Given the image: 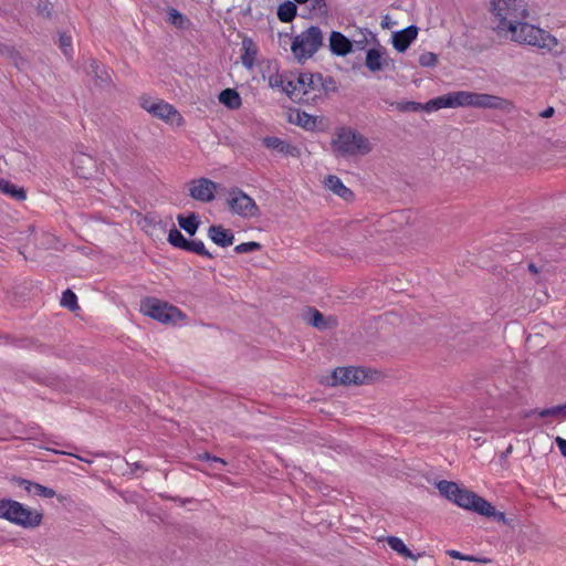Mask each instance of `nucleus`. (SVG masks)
I'll return each mask as SVG.
<instances>
[{"label":"nucleus","instance_id":"44","mask_svg":"<svg viewBox=\"0 0 566 566\" xmlns=\"http://www.w3.org/2000/svg\"><path fill=\"white\" fill-rule=\"evenodd\" d=\"M528 269H530V271H532V272H534V273H536V272H537V270H536V268H535V265H534V264H530V265H528Z\"/></svg>","mask_w":566,"mask_h":566},{"label":"nucleus","instance_id":"42","mask_svg":"<svg viewBox=\"0 0 566 566\" xmlns=\"http://www.w3.org/2000/svg\"><path fill=\"white\" fill-rule=\"evenodd\" d=\"M556 444L560 451V453L566 457V439H563L560 437L556 438Z\"/></svg>","mask_w":566,"mask_h":566},{"label":"nucleus","instance_id":"45","mask_svg":"<svg viewBox=\"0 0 566 566\" xmlns=\"http://www.w3.org/2000/svg\"><path fill=\"white\" fill-rule=\"evenodd\" d=\"M296 3L304 4L308 2L310 0H294Z\"/></svg>","mask_w":566,"mask_h":566},{"label":"nucleus","instance_id":"20","mask_svg":"<svg viewBox=\"0 0 566 566\" xmlns=\"http://www.w3.org/2000/svg\"><path fill=\"white\" fill-rule=\"evenodd\" d=\"M366 66L371 71H380L387 64V59H385L381 52L377 49H369L366 54Z\"/></svg>","mask_w":566,"mask_h":566},{"label":"nucleus","instance_id":"28","mask_svg":"<svg viewBox=\"0 0 566 566\" xmlns=\"http://www.w3.org/2000/svg\"><path fill=\"white\" fill-rule=\"evenodd\" d=\"M90 74H94L96 81L105 82L109 80V74L105 70L104 65L99 64L96 60H92L90 63Z\"/></svg>","mask_w":566,"mask_h":566},{"label":"nucleus","instance_id":"15","mask_svg":"<svg viewBox=\"0 0 566 566\" xmlns=\"http://www.w3.org/2000/svg\"><path fill=\"white\" fill-rule=\"evenodd\" d=\"M418 35V29L415 25L407 27L406 29L398 31L394 34L392 44L398 52H405L409 45L416 40Z\"/></svg>","mask_w":566,"mask_h":566},{"label":"nucleus","instance_id":"40","mask_svg":"<svg viewBox=\"0 0 566 566\" xmlns=\"http://www.w3.org/2000/svg\"><path fill=\"white\" fill-rule=\"evenodd\" d=\"M308 2H311V8L313 10H317V11H326V1L325 0H310Z\"/></svg>","mask_w":566,"mask_h":566},{"label":"nucleus","instance_id":"6","mask_svg":"<svg viewBox=\"0 0 566 566\" xmlns=\"http://www.w3.org/2000/svg\"><path fill=\"white\" fill-rule=\"evenodd\" d=\"M514 31H509L506 35L511 41L518 44H526L538 50L553 51L558 45L556 36L548 31L526 22L521 21Z\"/></svg>","mask_w":566,"mask_h":566},{"label":"nucleus","instance_id":"41","mask_svg":"<svg viewBox=\"0 0 566 566\" xmlns=\"http://www.w3.org/2000/svg\"><path fill=\"white\" fill-rule=\"evenodd\" d=\"M448 554H449L451 557L455 558V559H460V560H473V558H472V557L464 556V555H462V554H461L460 552H458V551H449V552H448Z\"/></svg>","mask_w":566,"mask_h":566},{"label":"nucleus","instance_id":"39","mask_svg":"<svg viewBox=\"0 0 566 566\" xmlns=\"http://www.w3.org/2000/svg\"><path fill=\"white\" fill-rule=\"evenodd\" d=\"M199 460H207V461H211V462H214V463H220L222 465H226L227 462L221 459V458H218V457H214V455H210L208 452H205L202 454H200L198 457Z\"/></svg>","mask_w":566,"mask_h":566},{"label":"nucleus","instance_id":"26","mask_svg":"<svg viewBox=\"0 0 566 566\" xmlns=\"http://www.w3.org/2000/svg\"><path fill=\"white\" fill-rule=\"evenodd\" d=\"M177 221H178L179 227L182 230H185L189 235H193L198 230L199 221H198L196 214H193V213L188 217H184V216L179 214L177 217Z\"/></svg>","mask_w":566,"mask_h":566},{"label":"nucleus","instance_id":"8","mask_svg":"<svg viewBox=\"0 0 566 566\" xmlns=\"http://www.w3.org/2000/svg\"><path fill=\"white\" fill-rule=\"evenodd\" d=\"M140 312L164 324H177L186 318V315L178 307L156 297L142 300Z\"/></svg>","mask_w":566,"mask_h":566},{"label":"nucleus","instance_id":"21","mask_svg":"<svg viewBox=\"0 0 566 566\" xmlns=\"http://www.w3.org/2000/svg\"><path fill=\"white\" fill-rule=\"evenodd\" d=\"M0 191L17 201H23L27 198V193L23 188L2 178L0 179Z\"/></svg>","mask_w":566,"mask_h":566},{"label":"nucleus","instance_id":"34","mask_svg":"<svg viewBox=\"0 0 566 566\" xmlns=\"http://www.w3.org/2000/svg\"><path fill=\"white\" fill-rule=\"evenodd\" d=\"M563 415L566 416V405L563 406H555L552 408L542 409L538 411V416L542 418L549 417V416H559Z\"/></svg>","mask_w":566,"mask_h":566},{"label":"nucleus","instance_id":"36","mask_svg":"<svg viewBox=\"0 0 566 566\" xmlns=\"http://www.w3.org/2000/svg\"><path fill=\"white\" fill-rule=\"evenodd\" d=\"M310 324L316 328H325L326 327V324H325V319H324V316L323 314L317 311V310H313L312 311V316L310 318Z\"/></svg>","mask_w":566,"mask_h":566},{"label":"nucleus","instance_id":"10","mask_svg":"<svg viewBox=\"0 0 566 566\" xmlns=\"http://www.w3.org/2000/svg\"><path fill=\"white\" fill-rule=\"evenodd\" d=\"M227 202L231 212L244 219H252L260 216V209L254 199L239 188L229 190Z\"/></svg>","mask_w":566,"mask_h":566},{"label":"nucleus","instance_id":"2","mask_svg":"<svg viewBox=\"0 0 566 566\" xmlns=\"http://www.w3.org/2000/svg\"><path fill=\"white\" fill-rule=\"evenodd\" d=\"M437 489L441 495L459 507L473 511L486 517L496 516L499 520H504V513H496L495 507L490 502L474 492L465 488H461L455 482L446 480L439 481L437 483Z\"/></svg>","mask_w":566,"mask_h":566},{"label":"nucleus","instance_id":"22","mask_svg":"<svg viewBox=\"0 0 566 566\" xmlns=\"http://www.w3.org/2000/svg\"><path fill=\"white\" fill-rule=\"evenodd\" d=\"M290 122H292L307 130H313L316 127V117L312 116L305 112H301V111L291 113Z\"/></svg>","mask_w":566,"mask_h":566},{"label":"nucleus","instance_id":"27","mask_svg":"<svg viewBox=\"0 0 566 566\" xmlns=\"http://www.w3.org/2000/svg\"><path fill=\"white\" fill-rule=\"evenodd\" d=\"M185 251L212 259V254L206 249L201 240H188Z\"/></svg>","mask_w":566,"mask_h":566},{"label":"nucleus","instance_id":"18","mask_svg":"<svg viewBox=\"0 0 566 566\" xmlns=\"http://www.w3.org/2000/svg\"><path fill=\"white\" fill-rule=\"evenodd\" d=\"M208 235L217 245L222 248L231 245L234 240V234L222 226H211Z\"/></svg>","mask_w":566,"mask_h":566},{"label":"nucleus","instance_id":"11","mask_svg":"<svg viewBox=\"0 0 566 566\" xmlns=\"http://www.w3.org/2000/svg\"><path fill=\"white\" fill-rule=\"evenodd\" d=\"M142 107L150 113L153 116L160 118L167 124L181 126L184 125V117L175 106L165 102L164 99L153 101L148 97L142 98Z\"/></svg>","mask_w":566,"mask_h":566},{"label":"nucleus","instance_id":"38","mask_svg":"<svg viewBox=\"0 0 566 566\" xmlns=\"http://www.w3.org/2000/svg\"><path fill=\"white\" fill-rule=\"evenodd\" d=\"M438 59H437V55L433 54V53H424L422 55H420L419 57V63L422 65V66H432V65H436Z\"/></svg>","mask_w":566,"mask_h":566},{"label":"nucleus","instance_id":"13","mask_svg":"<svg viewBox=\"0 0 566 566\" xmlns=\"http://www.w3.org/2000/svg\"><path fill=\"white\" fill-rule=\"evenodd\" d=\"M217 188L218 185L214 181L205 177L193 179L188 184L189 196L201 202L212 201L214 199Z\"/></svg>","mask_w":566,"mask_h":566},{"label":"nucleus","instance_id":"35","mask_svg":"<svg viewBox=\"0 0 566 566\" xmlns=\"http://www.w3.org/2000/svg\"><path fill=\"white\" fill-rule=\"evenodd\" d=\"M32 491L35 495H39V496H42V497H53L55 495V492L54 490L50 489V488H46V486H43L41 484H38V483H33L32 484Z\"/></svg>","mask_w":566,"mask_h":566},{"label":"nucleus","instance_id":"25","mask_svg":"<svg viewBox=\"0 0 566 566\" xmlns=\"http://www.w3.org/2000/svg\"><path fill=\"white\" fill-rule=\"evenodd\" d=\"M297 7L292 1H285L277 8V18L281 22L289 23L296 15Z\"/></svg>","mask_w":566,"mask_h":566},{"label":"nucleus","instance_id":"46","mask_svg":"<svg viewBox=\"0 0 566 566\" xmlns=\"http://www.w3.org/2000/svg\"><path fill=\"white\" fill-rule=\"evenodd\" d=\"M62 453H63V454L72 455V453H66V452H62ZM73 457H76L78 460H83V458H82V457H77V455H74V454H73Z\"/></svg>","mask_w":566,"mask_h":566},{"label":"nucleus","instance_id":"12","mask_svg":"<svg viewBox=\"0 0 566 566\" xmlns=\"http://www.w3.org/2000/svg\"><path fill=\"white\" fill-rule=\"evenodd\" d=\"M333 378L335 384L361 385L370 378V371L361 367H337Z\"/></svg>","mask_w":566,"mask_h":566},{"label":"nucleus","instance_id":"17","mask_svg":"<svg viewBox=\"0 0 566 566\" xmlns=\"http://www.w3.org/2000/svg\"><path fill=\"white\" fill-rule=\"evenodd\" d=\"M329 49L334 54L344 56L352 51L353 44L343 33L333 31L329 36Z\"/></svg>","mask_w":566,"mask_h":566},{"label":"nucleus","instance_id":"19","mask_svg":"<svg viewBox=\"0 0 566 566\" xmlns=\"http://www.w3.org/2000/svg\"><path fill=\"white\" fill-rule=\"evenodd\" d=\"M219 101L230 109H238L242 105L241 96L234 88L223 90L219 94Z\"/></svg>","mask_w":566,"mask_h":566},{"label":"nucleus","instance_id":"3","mask_svg":"<svg viewBox=\"0 0 566 566\" xmlns=\"http://www.w3.org/2000/svg\"><path fill=\"white\" fill-rule=\"evenodd\" d=\"M331 148L336 157L352 158L369 154L373 147L363 134L352 127L343 126L335 129Z\"/></svg>","mask_w":566,"mask_h":566},{"label":"nucleus","instance_id":"29","mask_svg":"<svg viewBox=\"0 0 566 566\" xmlns=\"http://www.w3.org/2000/svg\"><path fill=\"white\" fill-rule=\"evenodd\" d=\"M168 242L175 248L185 250L188 240L178 229L172 228L168 233Z\"/></svg>","mask_w":566,"mask_h":566},{"label":"nucleus","instance_id":"7","mask_svg":"<svg viewBox=\"0 0 566 566\" xmlns=\"http://www.w3.org/2000/svg\"><path fill=\"white\" fill-rule=\"evenodd\" d=\"M323 45V33L312 25L293 38L291 51L295 60L303 63L311 59Z\"/></svg>","mask_w":566,"mask_h":566},{"label":"nucleus","instance_id":"43","mask_svg":"<svg viewBox=\"0 0 566 566\" xmlns=\"http://www.w3.org/2000/svg\"><path fill=\"white\" fill-rule=\"evenodd\" d=\"M553 114H554V108L553 107H548V108H546L545 111H543L541 113V116L543 118H548V117L553 116Z\"/></svg>","mask_w":566,"mask_h":566},{"label":"nucleus","instance_id":"24","mask_svg":"<svg viewBox=\"0 0 566 566\" xmlns=\"http://www.w3.org/2000/svg\"><path fill=\"white\" fill-rule=\"evenodd\" d=\"M388 546L398 553L400 556L409 559H417V556L412 554V552L405 545L402 539L396 536H388L386 538Z\"/></svg>","mask_w":566,"mask_h":566},{"label":"nucleus","instance_id":"14","mask_svg":"<svg viewBox=\"0 0 566 566\" xmlns=\"http://www.w3.org/2000/svg\"><path fill=\"white\" fill-rule=\"evenodd\" d=\"M262 143L268 149L274 150L285 157L298 158L301 156V150L297 146L279 137H264Z\"/></svg>","mask_w":566,"mask_h":566},{"label":"nucleus","instance_id":"4","mask_svg":"<svg viewBox=\"0 0 566 566\" xmlns=\"http://www.w3.org/2000/svg\"><path fill=\"white\" fill-rule=\"evenodd\" d=\"M491 7L496 19L495 30L503 35H507L509 31H514L516 24L530 15L526 0H492Z\"/></svg>","mask_w":566,"mask_h":566},{"label":"nucleus","instance_id":"37","mask_svg":"<svg viewBox=\"0 0 566 566\" xmlns=\"http://www.w3.org/2000/svg\"><path fill=\"white\" fill-rule=\"evenodd\" d=\"M426 103L424 104H421V103H417V102H407L405 104H401L399 106V109L400 111H412V112H418V111H424L426 112Z\"/></svg>","mask_w":566,"mask_h":566},{"label":"nucleus","instance_id":"9","mask_svg":"<svg viewBox=\"0 0 566 566\" xmlns=\"http://www.w3.org/2000/svg\"><path fill=\"white\" fill-rule=\"evenodd\" d=\"M0 517L24 527L38 526L42 521L41 513L12 500H0Z\"/></svg>","mask_w":566,"mask_h":566},{"label":"nucleus","instance_id":"5","mask_svg":"<svg viewBox=\"0 0 566 566\" xmlns=\"http://www.w3.org/2000/svg\"><path fill=\"white\" fill-rule=\"evenodd\" d=\"M284 88L291 98L305 104L314 103L326 93L323 76L313 73H300Z\"/></svg>","mask_w":566,"mask_h":566},{"label":"nucleus","instance_id":"31","mask_svg":"<svg viewBox=\"0 0 566 566\" xmlns=\"http://www.w3.org/2000/svg\"><path fill=\"white\" fill-rule=\"evenodd\" d=\"M61 304L64 307L70 310H74L77 307V296L71 290H66L62 294Z\"/></svg>","mask_w":566,"mask_h":566},{"label":"nucleus","instance_id":"23","mask_svg":"<svg viewBox=\"0 0 566 566\" xmlns=\"http://www.w3.org/2000/svg\"><path fill=\"white\" fill-rule=\"evenodd\" d=\"M242 46H243V51H244L241 56L242 64L245 67L251 69L254 65L255 57L258 54V49L251 39H244L242 41Z\"/></svg>","mask_w":566,"mask_h":566},{"label":"nucleus","instance_id":"16","mask_svg":"<svg viewBox=\"0 0 566 566\" xmlns=\"http://www.w3.org/2000/svg\"><path fill=\"white\" fill-rule=\"evenodd\" d=\"M324 186L333 193H335L336 196L340 197L346 201H350L354 199V192L343 184L339 177L335 175H328L324 179Z\"/></svg>","mask_w":566,"mask_h":566},{"label":"nucleus","instance_id":"32","mask_svg":"<svg viewBox=\"0 0 566 566\" xmlns=\"http://www.w3.org/2000/svg\"><path fill=\"white\" fill-rule=\"evenodd\" d=\"M59 44L61 50L66 56H71L73 49H72V38L71 35H67L65 33L60 34L59 38Z\"/></svg>","mask_w":566,"mask_h":566},{"label":"nucleus","instance_id":"1","mask_svg":"<svg viewBox=\"0 0 566 566\" xmlns=\"http://www.w3.org/2000/svg\"><path fill=\"white\" fill-rule=\"evenodd\" d=\"M472 106L478 108L501 109L512 112L514 109L513 102L485 93H474L467 91H458L448 93L426 103V112L431 113L441 108H455Z\"/></svg>","mask_w":566,"mask_h":566},{"label":"nucleus","instance_id":"33","mask_svg":"<svg viewBox=\"0 0 566 566\" xmlns=\"http://www.w3.org/2000/svg\"><path fill=\"white\" fill-rule=\"evenodd\" d=\"M261 244L259 242L250 241L238 244L234 248L237 253H249L253 251H259L261 249Z\"/></svg>","mask_w":566,"mask_h":566},{"label":"nucleus","instance_id":"30","mask_svg":"<svg viewBox=\"0 0 566 566\" xmlns=\"http://www.w3.org/2000/svg\"><path fill=\"white\" fill-rule=\"evenodd\" d=\"M167 20L175 27L181 28L185 23V17L175 8H169L167 11Z\"/></svg>","mask_w":566,"mask_h":566}]
</instances>
